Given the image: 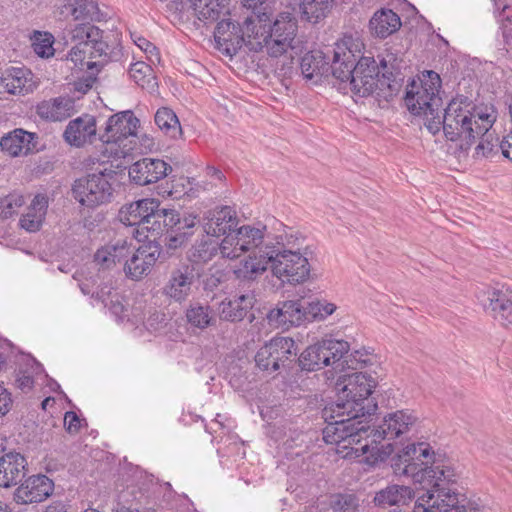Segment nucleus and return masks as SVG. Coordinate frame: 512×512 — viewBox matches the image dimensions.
I'll use <instances>...</instances> for the list:
<instances>
[{"label": "nucleus", "instance_id": "1", "mask_svg": "<svg viewBox=\"0 0 512 512\" xmlns=\"http://www.w3.org/2000/svg\"><path fill=\"white\" fill-rule=\"evenodd\" d=\"M376 380L369 374L355 372L340 376L335 383L336 398L322 409L326 426L322 431L327 444L351 450L370 441L372 417L378 402L372 396Z\"/></svg>", "mask_w": 512, "mask_h": 512}, {"label": "nucleus", "instance_id": "2", "mask_svg": "<svg viewBox=\"0 0 512 512\" xmlns=\"http://www.w3.org/2000/svg\"><path fill=\"white\" fill-rule=\"evenodd\" d=\"M390 466L395 475L409 476L417 489L425 493L417 498L412 512H437V501H431L457 483L458 476L445 453L435 452L425 442L411 443L390 455Z\"/></svg>", "mask_w": 512, "mask_h": 512}, {"label": "nucleus", "instance_id": "3", "mask_svg": "<svg viewBox=\"0 0 512 512\" xmlns=\"http://www.w3.org/2000/svg\"><path fill=\"white\" fill-rule=\"evenodd\" d=\"M497 116L493 104H476L470 97L456 93L424 126L434 136L442 131L447 141L467 152L492 128Z\"/></svg>", "mask_w": 512, "mask_h": 512}, {"label": "nucleus", "instance_id": "4", "mask_svg": "<svg viewBox=\"0 0 512 512\" xmlns=\"http://www.w3.org/2000/svg\"><path fill=\"white\" fill-rule=\"evenodd\" d=\"M347 345L336 341H319L308 346L298 357V346L290 337H274L255 355V363L262 371L274 373L281 368L292 371H318L329 363L328 355H338Z\"/></svg>", "mask_w": 512, "mask_h": 512}, {"label": "nucleus", "instance_id": "5", "mask_svg": "<svg viewBox=\"0 0 512 512\" xmlns=\"http://www.w3.org/2000/svg\"><path fill=\"white\" fill-rule=\"evenodd\" d=\"M259 255L243 259L234 270L236 279L244 283H252L260 277L268 267L283 283L301 284L310 277L311 266L307 258V248L304 254L292 249H286L284 243L265 244V250L260 249Z\"/></svg>", "mask_w": 512, "mask_h": 512}, {"label": "nucleus", "instance_id": "6", "mask_svg": "<svg viewBox=\"0 0 512 512\" xmlns=\"http://www.w3.org/2000/svg\"><path fill=\"white\" fill-rule=\"evenodd\" d=\"M68 34L75 43L68 57L76 66L83 65L85 58H101V62H87L86 67L89 70L102 68L109 62L119 61L123 56L120 39L110 42L109 37L104 36V31L94 24H76Z\"/></svg>", "mask_w": 512, "mask_h": 512}, {"label": "nucleus", "instance_id": "7", "mask_svg": "<svg viewBox=\"0 0 512 512\" xmlns=\"http://www.w3.org/2000/svg\"><path fill=\"white\" fill-rule=\"evenodd\" d=\"M353 68L347 87L354 95L362 98L374 96L379 102H390L399 93L403 79H397L392 71L379 75V65L373 56L359 57Z\"/></svg>", "mask_w": 512, "mask_h": 512}, {"label": "nucleus", "instance_id": "8", "mask_svg": "<svg viewBox=\"0 0 512 512\" xmlns=\"http://www.w3.org/2000/svg\"><path fill=\"white\" fill-rule=\"evenodd\" d=\"M416 421L417 416L409 410H397L387 414L383 418L382 424L370 426V441H367L361 447H355L356 456H365L364 461L369 465L385 462L393 453L394 447L391 443L380 447L379 444L385 439L392 440L400 437L408 432Z\"/></svg>", "mask_w": 512, "mask_h": 512}, {"label": "nucleus", "instance_id": "9", "mask_svg": "<svg viewBox=\"0 0 512 512\" xmlns=\"http://www.w3.org/2000/svg\"><path fill=\"white\" fill-rule=\"evenodd\" d=\"M441 87L440 75L433 70H424L417 79H409L403 97L405 107L410 114L422 116L424 122L430 121L443 106L439 96Z\"/></svg>", "mask_w": 512, "mask_h": 512}, {"label": "nucleus", "instance_id": "10", "mask_svg": "<svg viewBox=\"0 0 512 512\" xmlns=\"http://www.w3.org/2000/svg\"><path fill=\"white\" fill-rule=\"evenodd\" d=\"M267 22L259 23L254 35H248L247 48L260 52L267 47L270 56L278 57L291 47L297 32V21L290 13H280L272 25Z\"/></svg>", "mask_w": 512, "mask_h": 512}, {"label": "nucleus", "instance_id": "11", "mask_svg": "<svg viewBox=\"0 0 512 512\" xmlns=\"http://www.w3.org/2000/svg\"><path fill=\"white\" fill-rule=\"evenodd\" d=\"M118 172L112 166L96 168L94 172L76 179L72 185V194L82 206L96 208L112 202L119 184Z\"/></svg>", "mask_w": 512, "mask_h": 512}, {"label": "nucleus", "instance_id": "12", "mask_svg": "<svg viewBox=\"0 0 512 512\" xmlns=\"http://www.w3.org/2000/svg\"><path fill=\"white\" fill-rule=\"evenodd\" d=\"M160 220L156 221L154 235L169 238L170 246L184 248L192 237L201 230V218L195 212L164 208Z\"/></svg>", "mask_w": 512, "mask_h": 512}, {"label": "nucleus", "instance_id": "13", "mask_svg": "<svg viewBox=\"0 0 512 512\" xmlns=\"http://www.w3.org/2000/svg\"><path fill=\"white\" fill-rule=\"evenodd\" d=\"M165 207L155 198H142L124 204L119 212V221L128 227H142L151 235L156 232V225Z\"/></svg>", "mask_w": 512, "mask_h": 512}, {"label": "nucleus", "instance_id": "14", "mask_svg": "<svg viewBox=\"0 0 512 512\" xmlns=\"http://www.w3.org/2000/svg\"><path fill=\"white\" fill-rule=\"evenodd\" d=\"M203 273L204 269L201 264L191 260L180 262L170 272L169 279L163 287V294L178 303L186 301Z\"/></svg>", "mask_w": 512, "mask_h": 512}, {"label": "nucleus", "instance_id": "15", "mask_svg": "<svg viewBox=\"0 0 512 512\" xmlns=\"http://www.w3.org/2000/svg\"><path fill=\"white\" fill-rule=\"evenodd\" d=\"M256 29L252 17H247L243 26L231 19H222L214 30V40L219 49L227 55H235L243 45L247 47L248 35H254Z\"/></svg>", "mask_w": 512, "mask_h": 512}, {"label": "nucleus", "instance_id": "16", "mask_svg": "<svg viewBox=\"0 0 512 512\" xmlns=\"http://www.w3.org/2000/svg\"><path fill=\"white\" fill-rule=\"evenodd\" d=\"M140 120L132 110H125L111 115L106 121L104 132L99 140L105 144H116L121 147L128 137H136Z\"/></svg>", "mask_w": 512, "mask_h": 512}, {"label": "nucleus", "instance_id": "17", "mask_svg": "<svg viewBox=\"0 0 512 512\" xmlns=\"http://www.w3.org/2000/svg\"><path fill=\"white\" fill-rule=\"evenodd\" d=\"M238 224L236 211L230 206H217L206 211L201 219V231L208 236L220 238L224 236L230 241Z\"/></svg>", "mask_w": 512, "mask_h": 512}, {"label": "nucleus", "instance_id": "18", "mask_svg": "<svg viewBox=\"0 0 512 512\" xmlns=\"http://www.w3.org/2000/svg\"><path fill=\"white\" fill-rule=\"evenodd\" d=\"M54 488V481L47 475H31L21 481L14 491L13 499L17 504L40 503L53 494Z\"/></svg>", "mask_w": 512, "mask_h": 512}, {"label": "nucleus", "instance_id": "19", "mask_svg": "<svg viewBox=\"0 0 512 512\" xmlns=\"http://www.w3.org/2000/svg\"><path fill=\"white\" fill-rule=\"evenodd\" d=\"M0 147L11 157L27 156L43 149L39 135L23 128H16L2 136Z\"/></svg>", "mask_w": 512, "mask_h": 512}, {"label": "nucleus", "instance_id": "20", "mask_svg": "<svg viewBox=\"0 0 512 512\" xmlns=\"http://www.w3.org/2000/svg\"><path fill=\"white\" fill-rule=\"evenodd\" d=\"M172 167L162 159L142 158L129 167V179L138 186H146L165 178Z\"/></svg>", "mask_w": 512, "mask_h": 512}, {"label": "nucleus", "instance_id": "21", "mask_svg": "<svg viewBox=\"0 0 512 512\" xmlns=\"http://www.w3.org/2000/svg\"><path fill=\"white\" fill-rule=\"evenodd\" d=\"M269 325L288 329L306 322L305 304L301 299L280 301L266 315Z\"/></svg>", "mask_w": 512, "mask_h": 512}, {"label": "nucleus", "instance_id": "22", "mask_svg": "<svg viewBox=\"0 0 512 512\" xmlns=\"http://www.w3.org/2000/svg\"><path fill=\"white\" fill-rule=\"evenodd\" d=\"M416 493L413 488L407 485L388 484L386 487L375 491L371 500L373 507L379 510L403 509L415 499Z\"/></svg>", "mask_w": 512, "mask_h": 512}, {"label": "nucleus", "instance_id": "23", "mask_svg": "<svg viewBox=\"0 0 512 512\" xmlns=\"http://www.w3.org/2000/svg\"><path fill=\"white\" fill-rule=\"evenodd\" d=\"M267 231L266 225L257 223V227L251 225H242L239 228H235V236H231L230 243L233 244L235 241L234 248L232 250L233 256H236V252H248L253 250L246 259L253 255H259L260 249L265 250V244L261 245L265 239V232Z\"/></svg>", "mask_w": 512, "mask_h": 512}, {"label": "nucleus", "instance_id": "24", "mask_svg": "<svg viewBox=\"0 0 512 512\" xmlns=\"http://www.w3.org/2000/svg\"><path fill=\"white\" fill-rule=\"evenodd\" d=\"M39 118L46 122H62L75 113V100L68 95L42 100L35 106Z\"/></svg>", "mask_w": 512, "mask_h": 512}, {"label": "nucleus", "instance_id": "25", "mask_svg": "<svg viewBox=\"0 0 512 512\" xmlns=\"http://www.w3.org/2000/svg\"><path fill=\"white\" fill-rule=\"evenodd\" d=\"M28 467L27 459L20 452L9 451L0 457V486L9 488L24 479Z\"/></svg>", "mask_w": 512, "mask_h": 512}, {"label": "nucleus", "instance_id": "26", "mask_svg": "<svg viewBox=\"0 0 512 512\" xmlns=\"http://www.w3.org/2000/svg\"><path fill=\"white\" fill-rule=\"evenodd\" d=\"M64 140L75 147H82L87 142L93 143L96 138V118L83 114L71 120L63 133Z\"/></svg>", "mask_w": 512, "mask_h": 512}, {"label": "nucleus", "instance_id": "27", "mask_svg": "<svg viewBox=\"0 0 512 512\" xmlns=\"http://www.w3.org/2000/svg\"><path fill=\"white\" fill-rule=\"evenodd\" d=\"M59 15L61 18L72 16L74 20H84V23L101 21V11L94 0H59Z\"/></svg>", "mask_w": 512, "mask_h": 512}, {"label": "nucleus", "instance_id": "28", "mask_svg": "<svg viewBox=\"0 0 512 512\" xmlns=\"http://www.w3.org/2000/svg\"><path fill=\"white\" fill-rule=\"evenodd\" d=\"M357 57L350 48L337 44L333 49L332 60H329L330 73L339 81L343 88H347L350 78L353 75Z\"/></svg>", "mask_w": 512, "mask_h": 512}, {"label": "nucleus", "instance_id": "29", "mask_svg": "<svg viewBox=\"0 0 512 512\" xmlns=\"http://www.w3.org/2000/svg\"><path fill=\"white\" fill-rule=\"evenodd\" d=\"M321 341H336L347 345L345 351L337 353L338 355H328L329 363L326 366H333L335 370L343 371L345 369L357 370L364 368L369 362V352L366 349L350 351V344L345 340L326 338Z\"/></svg>", "mask_w": 512, "mask_h": 512}, {"label": "nucleus", "instance_id": "30", "mask_svg": "<svg viewBox=\"0 0 512 512\" xmlns=\"http://www.w3.org/2000/svg\"><path fill=\"white\" fill-rule=\"evenodd\" d=\"M401 26L400 16L392 9L384 7L376 10L369 21L371 35L379 39L393 35Z\"/></svg>", "mask_w": 512, "mask_h": 512}, {"label": "nucleus", "instance_id": "31", "mask_svg": "<svg viewBox=\"0 0 512 512\" xmlns=\"http://www.w3.org/2000/svg\"><path fill=\"white\" fill-rule=\"evenodd\" d=\"M488 304H484L486 311H490L494 318L511 322L512 315V289L507 285L495 287L487 291Z\"/></svg>", "mask_w": 512, "mask_h": 512}, {"label": "nucleus", "instance_id": "32", "mask_svg": "<svg viewBox=\"0 0 512 512\" xmlns=\"http://www.w3.org/2000/svg\"><path fill=\"white\" fill-rule=\"evenodd\" d=\"M150 255L151 253L145 248V243L137 249L131 246L124 263L126 276L132 280H140L143 276L148 275L154 266Z\"/></svg>", "mask_w": 512, "mask_h": 512}, {"label": "nucleus", "instance_id": "33", "mask_svg": "<svg viewBox=\"0 0 512 512\" xmlns=\"http://www.w3.org/2000/svg\"><path fill=\"white\" fill-rule=\"evenodd\" d=\"M228 245H232V243L227 238L220 239L204 233L203 238L193 246L192 257L195 258L193 262L198 264L208 262L219 250L224 256L229 257L230 252H226Z\"/></svg>", "mask_w": 512, "mask_h": 512}, {"label": "nucleus", "instance_id": "34", "mask_svg": "<svg viewBox=\"0 0 512 512\" xmlns=\"http://www.w3.org/2000/svg\"><path fill=\"white\" fill-rule=\"evenodd\" d=\"M256 302L254 292L241 294L234 300L222 302L221 317L229 322H239L248 316Z\"/></svg>", "mask_w": 512, "mask_h": 512}, {"label": "nucleus", "instance_id": "35", "mask_svg": "<svg viewBox=\"0 0 512 512\" xmlns=\"http://www.w3.org/2000/svg\"><path fill=\"white\" fill-rule=\"evenodd\" d=\"M300 68L306 79L327 77L330 74L329 57L321 50H312L304 54Z\"/></svg>", "mask_w": 512, "mask_h": 512}, {"label": "nucleus", "instance_id": "36", "mask_svg": "<svg viewBox=\"0 0 512 512\" xmlns=\"http://www.w3.org/2000/svg\"><path fill=\"white\" fill-rule=\"evenodd\" d=\"M47 208L48 197L45 194L35 195L27 213L20 218V226L28 232L38 231L44 221Z\"/></svg>", "mask_w": 512, "mask_h": 512}, {"label": "nucleus", "instance_id": "37", "mask_svg": "<svg viewBox=\"0 0 512 512\" xmlns=\"http://www.w3.org/2000/svg\"><path fill=\"white\" fill-rule=\"evenodd\" d=\"M30 74L31 72L24 67L6 68L0 77V85L9 94H23L27 91V76Z\"/></svg>", "mask_w": 512, "mask_h": 512}, {"label": "nucleus", "instance_id": "38", "mask_svg": "<svg viewBox=\"0 0 512 512\" xmlns=\"http://www.w3.org/2000/svg\"><path fill=\"white\" fill-rule=\"evenodd\" d=\"M333 0H300L299 12L301 20L316 24L331 11Z\"/></svg>", "mask_w": 512, "mask_h": 512}, {"label": "nucleus", "instance_id": "39", "mask_svg": "<svg viewBox=\"0 0 512 512\" xmlns=\"http://www.w3.org/2000/svg\"><path fill=\"white\" fill-rule=\"evenodd\" d=\"M187 323L200 330H204L216 324L213 309L209 305L199 302L191 303L185 312Z\"/></svg>", "mask_w": 512, "mask_h": 512}, {"label": "nucleus", "instance_id": "40", "mask_svg": "<svg viewBox=\"0 0 512 512\" xmlns=\"http://www.w3.org/2000/svg\"><path fill=\"white\" fill-rule=\"evenodd\" d=\"M157 127L171 139H178L182 135V127L176 113L169 107H160L154 116Z\"/></svg>", "mask_w": 512, "mask_h": 512}, {"label": "nucleus", "instance_id": "41", "mask_svg": "<svg viewBox=\"0 0 512 512\" xmlns=\"http://www.w3.org/2000/svg\"><path fill=\"white\" fill-rule=\"evenodd\" d=\"M153 236V240H148L145 243V248H147L148 252L151 253L150 258L154 265L157 262L160 264L165 263L171 257L176 256L177 252L182 249L180 246H170L171 241L169 238L161 237L159 235Z\"/></svg>", "mask_w": 512, "mask_h": 512}, {"label": "nucleus", "instance_id": "42", "mask_svg": "<svg viewBox=\"0 0 512 512\" xmlns=\"http://www.w3.org/2000/svg\"><path fill=\"white\" fill-rule=\"evenodd\" d=\"M131 243L127 240H118L110 250L99 249L94 255V261L97 262L102 269H107L116 261L120 262L130 253Z\"/></svg>", "mask_w": 512, "mask_h": 512}, {"label": "nucleus", "instance_id": "43", "mask_svg": "<svg viewBox=\"0 0 512 512\" xmlns=\"http://www.w3.org/2000/svg\"><path fill=\"white\" fill-rule=\"evenodd\" d=\"M129 75L134 82L142 88H154L157 86L155 77L152 75V68L145 62L132 63L129 68Z\"/></svg>", "mask_w": 512, "mask_h": 512}, {"label": "nucleus", "instance_id": "44", "mask_svg": "<svg viewBox=\"0 0 512 512\" xmlns=\"http://www.w3.org/2000/svg\"><path fill=\"white\" fill-rule=\"evenodd\" d=\"M304 304L306 321L308 322L314 320H323L334 313L337 308L334 303L319 299H315L307 303L304 302Z\"/></svg>", "mask_w": 512, "mask_h": 512}, {"label": "nucleus", "instance_id": "45", "mask_svg": "<svg viewBox=\"0 0 512 512\" xmlns=\"http://www.w3.org/2000/svg\"><path fill=\"white\" fill-rule=\"evenodd\" d=\"M329 506L333 512H355L359 499L354 493H335L330 496Z\"/></svg>", "mask_w": 512, "mask_h": 512}, {"label": "nucleus", "instance_id": "46", "mask_svg": "<svg viewBox=\"0 0 512 512\" xmlns=\"http://www.w3.org/2000/svg\"><path fill=\"white\" fill-rule=\"evenodd\" d=\"M226 0H209L198 11V18L205 23H212L220 19L226 13H229L225 4Z\"/></svg>", "mask_w": 512, "mask_h": 512}, {"label": "nucleus", "instance_id": "47", "mask_svg": "<svg viewBox=\"0 0 512 512\" xmlns=\"http://www.w3.org/2000/svg\"><path fill=\"white\" fill-rule=\"evenodd\" d=\"M54 36L49 32H35L33 39V50L41 58L52 57L55 53L53 47Z\"/></svg>", "mask_w": 512, "mask_h": 512}, {"label": "nucleus", "instance_id": "48", "mask_svg": "<svg viewBox=\"0 0 512 512\" xmlns=\"http://www.w3.org/2000/svg\"><path fill=\"white\" fill-rule=\"evenodd\" d=\"M25 204V198L18 193H10L0 199V217L8 219L17 213V210Z\"/></svg>", "mask_w": 512, "mask_h": 512}, {"label": "nucleus", "instance_id": "49", "mask_svg": "<svg viewBox=\"0 0 512 512\" xmlns=\"http://www.w3.org/2000/svg\"><path fill=\"white\" fill-rule=\"evenodd\" d=\"M479 139L480 142L475 148V153L477 156L488 158L498 153L500 149V141L497 137L493 138V135L489 133V131Z\"/></svg>", "mask_w": 512, "mask_h": 512}, {"label": "nucleus", "instance_id": "50", "mask_svg": "<svg viewBox=\"0 0 512 512\" xmlns=\"http://www.w3.org/2000/svg\"><path fill=\"white\" fill-rule=\"evenodd\" d=\"M268 1L269 0H242V3L244 7L252 10L253 14L257 17L258 22L261 23L269 21V14L264 6Z\"/></svg>", "mask_w": 512, "mask_h": 512}, {"label": "nucleus", "instance_id": "51", "mask_svg": "<svg viewBox=\"0 0 512 512\" xmlns=\"http://www.w3.org/2000/svg\"><path fill=\"white\" fill-rule=\"evenodd\" d=\"M65 430L71 434H77L81 428V419L74 411H67L64 415Z\"/></svg>", "mask_w": 512, "mask_h": 512}, {"label": "nucleus", "instance_id": "52", "mask_svg": "<svg viewBox=\"0 0 512 512\" xmlns=\"http://www.w3.org/2000/svg\"><path fill=\"white\" fill-rule=\"evenodd\" d=\"M11 393L0 384V416H5L11 409Z\"/></svg>", "mask_w": 512, "mask_h": 512}, {"label": "nucleus", "instance_id": "53", "mask_svg": "<svg viewBox=\"0 0 512 512\" xmlns=\"http://www.w3.org/2000/svg\"><path fill=\"white\" fill-rule=\"evenodd\" d=\"M16 386L22 391L31 390L34 387V378L30 374L19 371L16 377Z\"/></svg>", "mask_w": 512, "mask_h": 512}, {"label": "nucleus", "instance_id": "54", "mask_svg": "<svg viewBox=\"0 0 512 512\" xmlns=\"http://www.w3.org/2000/svg\"><path fill=\"white\" fill-rule=\"evenodd\" d=\"M134 43L146 54L159 55V49L152 42L142 36L135 38Z\"/></svg>", "mask_w": 512, "mask_h": 512}, {"label": "nucleus", "instance_id": "55", "mask_svg": "<svg viewBox=\"0 0 512 512\" xmlns=\"http://www.w3.org/2000/svg\"><path fill=\"white\" fill-rule=\"evenodd\" d=\"M499 148L502 155L512 162V131L502 138Z\"/></svg>", "mask_w": 512, "mask_h": 512}, {"label": "nucleus", "instance_id": "56", "mask_svg": "<svg viewBox=\"0 0 512 512\" xmlns=\"http://www.w3.org/2000/svg\"><path fill=\"white\" fill-rule=\"evenodd\" d=\"M120 298V295L117 292H115L108 300L107 306L109 307L110 311L116 316H120L124 312V305L120 301Z\"/></svg>", "mask_w": 512, "mask_h": 512}, {"label": "nucleus", "instance_id": "57", "mask_svg": "<svg viewBox=\"0 0 512 512\" xmlns=\"http://www.w3.org/2000/svg\"><path fill=\"white\" fill-rule=\"evenodd\" d=\"M111 290L112 288L107 285L98 287L96 291L92 292V297L108 305V300L113 295Z\"/></svg>", "mask_w": 512, "mask_h": 512}, {"label": "nucleus", "instance_id": "58", "mask_svg": "<svg viewBox=\"0 0 512 512\" xmlns=\"http://www.w3.org/2000/svg\"><path fill=\"white\" fill-rule=\"evenodd\" d=\"M203 289L205 291H215L221 283V275L211 274L203 279Z\"/></svg>", "mask_w": 512, "mask_h": 512}, {"label": "nucleus", "instance_id": "59", "mask_svg": "<svg viewBox=\"0 0 512 512\" xmlns=\"http://www.w3.org/2000/svg\"><path fill=\"white\" fill-rule=\"evenodd\" d=\"M69 505L65 504L61 500H56L51 502L44 510L43 512H68Z\"/></svg>", "mask_w": 512, "mask_h": 512}, {"label": "nucleus", "instance_id": "60", "mask_svg": "<svg viewBox=\"0 0 512 512\" xmlns=\"http://www.w3.org/2000/svg\"><path fill=\"white\" fill-rule=\"evenodd\" d=\"M206 175L211 177V178H215L219 181H225L226 180V177L224 175V173L217 167H214V166H210L208 165L206 167Z\"/></svg>", "mask_w": 512, "mask_h": 512}, {"label": "nucleus", "instance_id": "61", "mask_svg": "<svg viewBox=\"0 0 512 512\" xmlns=\"http://www.w3.org/2000/svg\"><path fill=\"white\" fill-rule=\"evenodd\" d=\"M165 320V314H159V313H154L153 315H151L148 319H147V322L146 324L153 328V329H157L156 326H154V323L155 322H163Z\"/></svg>", "mask_w": 512, "mask_h": 512}, {"label": "nucleus", "instance_id": "62", "mask_svg": "<svg viewBox=\"0 0 512 512\" xmlns=\"http://www.w3.org/2000/svg\"><path fill=\"white\" fill-rule=\"evenodd\" d=\"M463 503L466 507V512H483L477 503L471 502L467 498H466V501Z\"/></svg>", "mask_w": 512, "mask_h": 512}, {"label": "nucleus", "instance_id": "63", "mask_svg": "<svg viewBox=\"0 0 512 512\" xmlns=\"http://www.w3.org/2000/svg\"><path fill=\"white\" fill-rule=\"evenodd\" d=\"M79 288L81 290V292L84 294V295H91L92 296V292H94L92 289H91V286L89 283H85V282H81L79 283Z\"/></svg>", "mask_w": 512, "mask_h": 512}, {"label": "nucleus", "instance_id": "64", "mask_svg": "<svg viewBox=\"0 0 512 512\" xmlns=\"http://www.w3.org/2000/svg\"><path fill=\"white\" fill-rule=\"evenodd\" d=\"M31 361H32V366H31V368H32L33 373H35V374H39V373H40V371H42V370H43V366H42V364H41V363H39V362H38L34 357H31Z\"/></svg>", "mask_w": 512, "mask_h": 512}]
</instances>
